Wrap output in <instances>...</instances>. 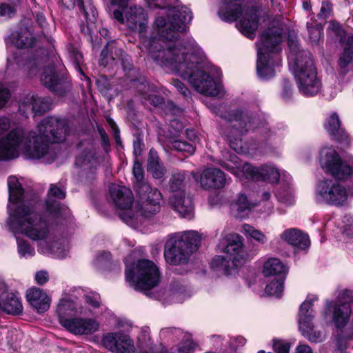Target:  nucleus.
<instances>
[{
  "mask_svg": "<svg viewBox=\"0 0 353 353\" xmlns=\"http://www.w3.org/2000/svg\"><path fill=\"white\" fill-rule=\"evenodd\" d=\"M122 8L123 11H113L114 19L139 33L143 47L154 62L186 79L202 94L214 97L223 94L220 69L208 61L194 39L181 38V33L192 19L188 8L177 3L174 7L161 6L152 9L157 12L149 36L145 10L137 4Z\"/></svg>",
  "mask_w": 353,
  "mask_h": 353,
  "instance_id": "1",
  "label": "nucleus"
},
{
  "mask_svg": "<svg viewBox=\"0 0 353 353\" xmlns=\"http://www.w3.org/2000/svg\"><path fill=\"white\" fill-rule=\"evenodd\" d=\"M10 127V119L0 116V135L7 132ZM68 130L65 121L55 117L43 119L31 130L14 128L0 137V161L13 160L22 154L27 159H42L44 163H51L57 157V153L49 143L64 141Z\"/></svg>",
  "mask_w": 353,
  "mask_h": 353,
  "instance_id": "2",
  "label": "nucleus"
},
{
  "mask_svg": "<svg viewBox=\"0 0 353 353\" xmlns=\"http://www.w3.org/2000/svg\"><path fill=\"white\" fill-rule=\"evenodd\" d=\"M132 172L136 180L134 188L141 203L140 211L132 207L134 198L130 189L113 183L109 186V194L111 202L119 210L121 219L130 227L139 229L150 216L159 212L162 196L157 188H152L144 182L141 163L134 162Z\"/></svg>",
  "mask_w": 353,
  "mask_h": 353,
  "instance_id": "3",
  "label": "nucleus"
},
{
  "mask_svg": "<svg viewBox=\"0 0 353 353\" xmlns=\"http://www.w3.org/2000/svg\"><path fill=\"white\" fill-rule=\"evenodd\" d=\"M12 220V228L17 232H23L28 238L38 242L39 252L60 259L68 256V245L53 240V221L50 219L26 210L15 215Z\"/></svg>",
  "mask_w": 353,
  "mask_h": 353,
  "instance_id": "4",
  "label": "nucleus"
},
{
  "mask_svg": "<svg viewBox=\"0 0 353 353\" xmlns=\"http://www.w3.org/2000/svg\"><path fill=\"white\" fill-rule=\"evenodd\" d=\"M208 106L213 113L230 123L225 134L230 148L237 153L245 152L242 145V136L251 130L261 128L259 138L261 145H271L276 139L274 133L265 126V122L256 114L239 111L231 112L223 105Z\"/></svg>",
  "mask_w": 353,
  "mask_h": 353,
  "instance_id": "5",
  "label": "nucleus"
},
{
  "mask_svg": "<svg viewBox=\"0 0 353 353\" xmlns=\"http://www.w3.org/2000/svg\"><path fill=\"white\" fill-rule=\"evenodd\" d=\"M288 43L289 67L294 73L299 92L305 97L317 94L321 89V81L310 53L300 49L296 36L289 35Z\"/></svg>",
  "mask_w": 353,
  "mask_h": 353,
  "instance_id": "6",
  "label": "nucleus"
},
{
  "mask_svg": "<svg viewBox=\"0 0 353 353\" xmlns=\"http://www.w3.org/2000/svg\"><path fill=\"white\" fill-rule=\"evenodd\" d=\"M219 164L234 175L239 181L250 179L254 181L276 184L281 179L284 182L292 180L291 175L272 163L254 166L250 163L241 164L236 154L229 152L222 154Z\"/></svg>",
  "mask_w": 353,
  "mask_h": 353,
  "instance_id": "7",
  "label": "nucleus"
},
{
  "mask_svg": "<svg viewBox=\"0 0 353 353\" xmlns=\"http://www.w3.org/2000/svg\"><path fill=\"white\" fill-rule=\"evenodd\" d=\"M285 32L283 26H274L264 31L257 43L256 71L259 77L268 80L274 77L281 64L279 52Z\"/></svg>",
  "mask_w": 353,
  "mask_h": 353,
  "instance_id": "8",
  "label": "nucleus"
},
{
  "mask_svg": "<svg viewBox=\"0 0 353 353\" xmlns=\"http://www.w3.org/2000/svg\"><path fill=\"white\" fill-rule=\"evenodd\" d=\"M201 237L198 232L188 230L169 236L165 245V261L172 265L186 264L191 254L196 251Z\"/></svg>",
  "mask_w": 353,
  "mask_h": 353,
  "instance_id": "9",
  "label": "nucleus"
},
{
  "mask_svg": "<svg viewBox=\"0 0 353 353\" xmlns=\"http://www.w3.org/2000/svg\"><path fill=\"white\" fill-rule=\"evenodd\" d=\"M241 0H222L219 17L225 21H234L240 18L237 27L242 34L253 39L259 27V13L255 8H243Z\"/></svg>",
  "mask_w": 353,
  "mask_h": 353,
  "instance_id": "10",
  "label": "nucleus"
},
{
  "mask_svg": "<svg viewBox=\"0 0 353 353\" xmlns=\"http://www.w3.org/2000/svg\"><path fill=\"white\" fill-rule=\"evenodd\" d=\"M125 280L136 290H149L161 281V272L152 261L141 259L131 264L125 263Z\"/></svg>",
  "mask_w": 353,
  "mask_h": 353,
  "instance_id": "11",
  "label": "nucleus"
},
{
  "mask_svg": "<svg viewBox=\"0 0 353 353\" xmlns=\"http://www.w3.org/2000/svg\"><path fill=\"white\" fill-rule=\"evenodd\" d=\"M318 161L324 172L337 180L345 181L353 176V157L343 159L332 147L321 148Z\"/></svg>",
  "mask_w": 353,
  "mask_h": 353,
  "instance_id": "12",
  "label": "nucleus"
},
{
  "mask_svg": "<svg viewBox=\"0 0 353 353\" xmlns=\"http://www.w3.org/2000/svg\"><path fill=\"white\" fill-rule=\"evenodd\" d=\"M336 179L323 177L314 187V200L318 204L332 206L344 205L348 198L347 188Z\"/></svg>",
  "mask_w": 353,
  "mask_h": 353,
  "instance_id": "13",
  "label": "nucleus"
},
{
  "mask_svg": "<svg viewBox=\"0 0 353 353\" xmlns=\"http://www.w3.org/2000/svg\"><path fill=\"white\" fill-rule=\"evenodd\" d=\"M8 186L9 190V203L8 205V218L6 223L12 231L17 232L12 228L13 217L21 211L28 210L32 214H38L37 206L34 201H28L24 194L21 184L14 176L8 178Z\"/></svg>",
  "mask_w": 353,
  "mask_h": 353,
  "instance_id": "14",
  "label": "nucleus"
},
{
  "mask_svg": "<svg viewBox=\"0 0 353 353\" xmlns=\"http://www.w3.org/2000/svg\"><path fill=\"white\" fill-rule=\"evenodd\" d=\"M8 186L9 190V203L8 205V218L6 223L12 231L17 232L12 228L13 217L21 211L28 210L32 214H38L37 206L34 201H28L24 194L21 184L14 176L8 178Z\"/></svg>",
  "mask_w": 353,
  "mask_h": 353,
  "instance_id": "15",
  "label": "nucleus"
},
{
  "mask_svg": "<svg viewBox=\"0 0 353 353\" xmlns=\"http://www.w3.org/2000/svg\"><path fill=\"white\" fill-rule=\"evenodd\" d=\"M185 172L179 171L174 172L170 180V187L172 192L170 198V203L174 210L185 219H191L194 214L192 200L186 196L184 191Z\"/></svg>",
  "mask_w": 353,
  "mask_h": 353,
  "instance_id": "16",
  "label": "nucleus"
},
{
  "mask_svg": "<svg viewBox=\"0 0 353 353\" xmlns=\"http://www.w3.org/2000/svg\"><path fill=\"white\" fill-rule=\"evenodd\" d=\"M317 300L316 295L307 296L300 306L298 318L300 332L304 337L314 343L321 342L325 338L324 332L316 330L312 322L314 316L313 303Z\"/></svg>",
  "mask_w": 353,
  "mask_h": 353,
  "instance_id": "17",
  "label": "nucleus"
},
{
  "mask_svg": "<svg viewBox=\"0 0 353 353\" xmlns=\"http://www.w3.org/2000/svg\"><path fill=\"white\" fill-rule=\"evenodd\" d=\"M288 272V267L279 259H268L263 264V274L265 277L274 276V279L266 285L265 292L269 296L280 297Z\"/></svg>",
  "mask_w": 353,
  "mask_h": 353,
  "instance_id": "18",
  "label": "nucleus"
},
{
  "mask_svg": "<svg viewBox=\"0 0 353 353\" xmlns=\"http://www.w3.org/2000/svg\"><path fill=\"white\" fill-rule=\"evenodd\" d=\"M351 292H344L336 300H327L322 313L325 321H327L330 314H332V321L338 329L343 328L350 320L352 312L351 300L345 297H350Z\"/></svg>",
  "mask_w": 353,
  "mask_h": 353,
  "instance_id": "19",
  "label": "nucleus"
},
{
  "mask_svg": "<svg viewBox=\"0 0 353 353\" xmlns=\"http://www.w3.org/2000/svg\"><path fill=\"white\" fill-rule=\"evenodd\" d=\"M65 196V191L63 185H51L48 194V199L46 201V211L43 214H39L50 219L53 221L55 217H63L69 214V210L67 207L61 205L59 201L54 199H63Z\"/></svg>",
  "mask_w": 353,
  "mask_h": 353,
  "instance_id": "20",
  "label": "nucleus"
},
{
  "mask_svg": "<svg viewBox=\"0 0 353 353\" xmlns=\"http://www.w3.org/2000/svg\"><path fill=\"white\" fill-rule=\"evenodd\" d=\"M219 247L223 252L234 261V263H237L240 265L247 260L248 256L243 249L242 237L238 234H226L221 238Z\"/></svg>",
  "mask_w": 353,
  "mask_h": 353,
  "instance_id": "21",
  "label": "nucleus"
},
{
  "mask_svg": "<svg viewBox=\"0 0 353 353\" xmlns=\"http://www.w3.org/2000/svg\"><path fill=\"white\" fill-rule=\"evenodd\" d=\"M139 85L138 90L141 94V100L143 103L154 105V107L161 106L165 109L166 114H182L183 110L176 107L172 102L168 101L166 103L163 102V99L154 94V88L150 86L143 79L139 81Z\"/></svg>",
  "mask_w": 353,
  "mask_h": 353,
  "instance_id": "22",
  "label": "nucleus"
},
{
  "mask_svg": "<svg viewBox=\"0 0 353 353\" xmlns=\"http://www.w3.org/2000/svg\"><path fill=\"white\" fill-rule=\"evenodd\" d=\"M102 343L107 350L114 353H134L136 350L133 339L121 331L104 334Z\"/></svg>",
  "mask_w": 353,
  "mask_h": 353,
  "instance_id": "23",
  "label": "nucleus"
},
{
  "mask_svg": "<svg viewBox=\"0 0 353 353\" xmlns=\"http://www.w3.org/2000/svg\"><path fill=\"white\" fill-rule=\"evenodd\" d=\"M40 79L44 86L59 96H64L72 87L70 81L63 76L61 77L53 65L45 67Z\"/></svg>",
  "mask_w": 353,
  "mask_h": 353,
  "instance_id": "24",
  "label": "nucleus"
},
{
  "mask_svg": "<svg viewBox=\"0 0 353 353\" xmlns=\"http://www.w3.org/2000/svg\"><path fill=\"white\" fill-rule=\"evenodd\" d=\"M116 61H121L128 78L130 79V81H135L130 74V72L132 70V64L130 58L121 49L116 46L114 41H111L108 43L105 48L101 53L100 64L106 66L109 63Z\"/></svg>",
  "mask_w": 353,
  "mask_h": 353,
  "instance_id": "25",
  "label": "nucleus"
},
{
  "mask_svg": "<svg viewBox=\"0 0 353 353\" xmlns=\"http://www.w3.org/2000/svg\"><path fill=\"white\" fill-rule=\"evenodd\" d=\"M79 298L74 297L71 294V290L69 294H64L59 300L57 306L56 313L59 318L60 324L63 327L65 321H70L71 316L74 314L86 315L85 310L78 304Z\"/></svg>",
  "mask_w": 353,
  "mask_h": 353,
  "instance_id": "26",
  "label": "nucleus"
},
{
  "mask_svg": "<svg viewBox=\"0 0 353 353\" xmlns=\"http://www.w3.org/2000/svg\"><path fill=\"white\" fill-rule=\"evenodd\" d=\"M99 322L96 317H72L65 321L63 327L74 335H91L99 329Z\"/></svg>",
  "mask_w": 353,
  "mask_h": 353,
  "instance_id": "27",
  "label": "nucleus"
},
{
  "mask_svg": "<svg viewBox=\"0 0 353 353\" xmlns=\"http://www.w3.org/2000/svg\"><path fill=\"white\" fill-rule=\"evenodd\" d=\"M63 5L67 8H74L77 6L80 10V17L83 18L86 25H81V30L83 32L90 33L94 32L95 27L94 23L96 21V9L91 2H88L84 5L83 0H61Z\"/></svg>",
  "mask_w": 353,
  "mask_h": 353,
  "instance_id": "28",
  "label": "nucleus"
},
{
  "mask_svg": "<svg viewBox=\"0 0 353 353\" xmlns=\"http://www.w3.org/2000/svg\"><path fill=\"white\" fill-rule=\"evenodd\" d=\"M50 105V99L40 97L34 94H28L21 101L19 111L25 116L29 112H32L34 115H37L49 110Z\"/></svg>",
  "mask_w": 353,
  "mask_h": 353,
  "instance_id": "29",
  "label": "nucleus"
},
{
  "mask_svg": "<svg viewBox=\"0 0 353 353\" xmlns=\"http://www.w3.org/2000/svg\"><path fill=\"white\" fill-rule=\"evenodd\" d=\"M6 43H10L18 48H32L35 39L33 37L30 27L24 23H21L6 39Z\"/></svg>",
  "mask_w": 353,
  "mask_h": 353,
  "instance_id": "30",
  "label": "nucleus"
},
{
  "mask_svg": "<svg viewBox=\"0 0 353 353\" xmlns=\"http://www.w3.org/2000/svg\"><path fill=\"white\" fill-rule=\"evenodd\" d=\"M324 128L329 134L337 141L349 144L351 141L350 135L342 128L339 117L336 112H331L325 118Z\"/></svg>",
  "mask_w": 353,
  "mask_h": 353,
  "instance_id": "31",
  "label": "nucleus"
},
{
  "mask_svg": "<svg viewBox=\"0 0 353 353\" xmlns=\"http://www.w3.org/2000/svg\"><path fill=\"white\" fill-rule=\"evenodd\" d=\"M200 183L203 189L221 188L228 183L225 173L218 168H209L201 175Z\"/></svg>",
  "mask_w": 353,
  "mask_h": 353,
  "instance_id": "32",
  "label": "nucleus"
},
{
  "mask_svg": "<svg viewBox=\"0 0 353 353\" xmlns=\"http://www.w3.org/2000/svg\"><path fill=\"white\" fill-rule=\"evenodd\" d=\"M45 59V56H39L38 57H34L30 59L23 62V58L18 53L14 52L12 55H8L7 57V68H14L16 65L18 68L23 67L26 70L28 75L30 77L36 76L39 70V65L43 60Z\"/></svg>",
  "mask_w": 353,
  "mask_h": 353,
  "instance_id": "33",
  "label": "nucleus"
},
{
  "mask_svg": "<svg viewBox=\"0 0 353 353\" xmlns=\"http://www.w3.org/2000/svg\"><path fill=\"white\" fill-rule=\"evenodd\" d=\"M71 294L79 299L85 298V303L89 307L88 310L85 309L88 313L86 315L97 317L102 314L103 308L101 305L99 294L93 292L85 294L82 288L76 287L71 289Z\"/></svg>",
  "mask_w": 353,
  "mask_h": 353,
  "instance_id": "34",
  "label": "nucleus"
},
{
  "mask_svg": "<svg viewBox=\"0 0 353 353\" xmlns=\"http://www.w3.org/2000/svg\"><path fill=\"white\" fill-rule=\"evenodd\" d=\"M280 239L283 242L301 250L307 249L310 245L308 235L296 228L284 230L281 233Z\"/></svg>",
  "mask_w": 353,
  "mask_h": 353,
  "instance_id": "35",
  "label": "nucleus"
},
{
  "mask_svg": "<svg viewBox=\"0 0 353 353\" xmlns=\"http://www.w3.org/2000/svg\"><path fill=\"white\" fill-rule=\"evenodd\" d=\"M26 298L38 312H44L50 307V298L46 292L39 288L33 287L27 290Z\"/></svg>",
  "mask_w": 353,
  "mask_h": 353,
  "instance_id": "36",
  "label": "nucleus"
},
{
  "mask_svg": "<svg viewBox=\"0 0 353 353\" xmlns=\"http://www.w3.org/2000/svg\"><path fill=\"white\" fill-rule=\"evenodd\" d=\"M0 311L12 315H18L23 312L21 299L17 292H9L0 296Z\"/></svg>",
  "mask_w": 353,
  "mask_h": 353,
  "instance_id": "37",
  "label": "nucleus"
},
{
  "mask_svg": "<svg viewBox=\"0 0 353 353\" xmlns=\"http://www.w3.org/2000/svg\"><path fill=\"white\" fill-rule=\"evenodd\" d=\"M256 204L247 197L245 194L240 193L236 200L231 204V212L237 218H245Z\"/></svg>",
  "mask_w": 353,
  "mask_h": 353,
  "instance_id": "38",
  "label": "nucleus"
},
{
  "mask_svg": "<svg viewBox=\"0 0 353 353\" xmlns=\"http://www.w3.org/2000/svg\"><path fill=\"white\" fill-rule=\"evenodd\" d=\"M179 343L173 345L170 352L164 347H161L160 353H194L198 347V344L190 333H187L182 338L179 339Z\"/></svg>",
  "mask_w": 353,
  "mask_h": 353,
  "instance_id": "39",
  "label": "nucleus"
},
{
  "mask_svg": "<svg viewBox=\"0 0 353 353\" xmlns=\"http://www.w3.org/2000/svg\"><path fill=\"white\" fill-rule=\"evenodd\" d=\"M75 163L81 168L87 170L95 168L98 165V159L92 145H89L76 159Z\"/></svg>",
  "mask_w": 353,
  "mask_h": 353,
  "instance_id": "40",
  "label": "nucleus"
},
{
  "mask_svg": "<svg viewBox=\"0 0 353 353\" xmlns=\"http://www.w3.org/2000/svg\"><path fill=\"white\" fill-rule=\"evenodd\" d=\"M210 265L213 270L223 272L226 275L230 274L232 270L241 266L237 263H234V261L227 255L214 256Z\"/></svg>",
  "mask_w": 353,
  "mask_h": 353,
  "instance_id": "41",
  "label": "nucleus"
},
{
  "mask_svg": "<svg viewBox=\"0 0 353 353\" xmlns=\"http://www.w3.org/2000/svg\"><path fill=\"white\" fill-rule=\"evenodd\" d=\"M138 347L141 353H160L159 347L153 344L150 337V330L148 327H143L138 336Z\"/></svg>",
  "mask_w": 353,
  "mask_h": 353,
  "instance_id": "42",
  "label": "nucleus"
},
{
  "mask_svg": "<svg viewBox=\"0 0 353 353\" xmlns=\"http://www.w3.org/2000/svg\"><path fill=\"white\" fill-rule=\"evenodd\" d=\"M353 60V35L347 37L344 51L339 61L341 72L345 74L349 70V65Z\"/></svg>",
  "mask_w": 353,
  "mask_h": 353,
  "instance_id": "43",
  "label": "nucleus"
},
{
  "mask_svg": "<svg viewBox=\"0 0 353 353\" xmlns=\"http://www.w3.org/2000/svg\"><path fill=\"white\" fill-rule=\"evenodd\" d=\"M8 228L14 234L15 236L17 244V252L19 256L21 258L26 259H28L33 256L35 254L34 248L31 245L28 240L21 238L19 235L23 234L26 237L28 236L23 232H15L12 231L9 227Z\"/></svg>",
  "mask_w": 353,
  "mask_h": 353,
  "instance_id": "44",
  "label": "nucleus"
},
{
  "mask_svg": "<svg viewBox=\"0 0 353 353\" xmlns=\"http://www.w3.org/2000/svg\"><path fill=\"white\" fill-rule=\"evenodd\" d=\"M241 232L248 239L254 241L261 245H264L268 242V236L265 234L249 224H243L242 225Z\"/></svg>",
  "mask_w": 353,
  "mask_h": 353,
  "instance_id": "45",
  "label": "nucleus"
},
{
  "mask_svg": "<svg viewBox=\"0 0 353 353\" xmlns=\"http://www.w3.org/2000/svg\"><path fill=\"white\" fill-rule=\"evenodd\" d=\"M291 181L285 182L287 185L281 188L276 194L278 201L286 205H293L295 202L294 190L290 184Z\"/></svg>",
  "mask_w": 353,
  "mask_h": 353,
  "instance_id": "46",
  "label": "nucleus"
},
{
  "mask_svg": "<svg viewBox=\"0 0 353 353\" xmlns=\"http://www.w3.org/2000/svg\"><path fill=\"white\" fill-rule=\"evenodd\" d=\"M167 145L172 150L186 152L188 154H192L194 152V147L192 143L187 141H182L174 138L169 139Z\"/></svg>",
  "mask_w": 353,
  "mask_h": 353,
  "instance_id": "47",
  "label": "nucleus"
},
{
  "mask_svg": "<svg viewBox=\"0 0 353 353\" xmlns=\"http://www.w3.org/2000/svg\"><path fill=\"white\" fill-rule=\"evenodd\" d=\"M13 1L14 2L12 3H0V20H8L15 15L17 10V3L19 2L20 0Z\"/></svg>",
  "mask_w": 353,
  "mask_h": 353,
  "instance_id": "48",
  "label": "nucleus"
},
{
  "mask_svg": "<svg viewBox=\"0 0 353 353\" xmlns=\"http://www.w3.org/2000/svg\"><path fill=\"white\" fill-rule=\"evenodd\" d=\"M187 333L179 328L165 327L161 330L160 336L163 339L179 340Z\"/></svg>",
  "mask_w": 353,
  "mask_h": 353,
  "instance_id": "49",
  "label": "nucleus"
},
{
  "mask_svg": "<svg viewBox=\"0 0 353 353\" xmlns=\"http://www.w3.org/2000/svg\"><path fill=\"white\" fill-rule=\"evenodd\" d=\"M171 292L173 296L172 299L176 302H183L190 296L187 288L179 283L173 285L171 289Z\"/></svg>",
  "mask_w": 353,
  "mask_h": 353,
  "instance_id": "50",
  "label": "nucleus"
},
{
  "mask_svg": "<svg viewBox=\"0 0 353 353\" xmlns=\"http://www.w3.org/2000/svg\"><path fill=\"white\" fill-rule=\"evenodd\" d=\"M271 194L268 191L264 192L261 195V200L259 205L261 206L259 210L265 214H271L274 210L273 203L270 201Z\"/></svg>",
  "mask_w": 353,
  "mask_h": 353,
  "instance_id": "51",
  "label": "nucleus"
},
{
  "mask_svg": "<svg viewBox=\"0 0 353 353\" xmlns=\"http://www.w3.org/2000/svg\"><path fill=\"white\" fill-rule=\"evenodd\" d=\"M68 52L69 57L73 63L75 69L79 72L80 74H83L82 69L81 68V64L83 63V56L81 53L77 48L72 46L69 47Z\"/></svg>",
  "mask_w": 353,
  "mask_h": 353,
  "instance_id": "52",
  "label": "nucleus"
},
{
  "mask_svg": "<svg viewBox=\"0 0 353 353\" xmlns=\"http://www.w3.org/2000/svg\"><path fill=\"white\" fill-rule=\"evenodd\" d=\"M307 28L310 35V39L312 43H317L323 34V26L318 23L315 26H312L307 23Z\"/></svg>",
  "mask_w": 353,
  "mask_h": 353,
  "instance_id": "53",
  "label": "nucleus"
},
{
  "mask_svg": "<svg viewBox=\"0 0 353 353\" xmlns=\"http://www.w3.org/2000/svg\"><path fill=\"white\" fill-rule=\"evenodd\" d=\"M343 236L345 238L350 239V243L353 239V216L351 215H345L343 219Z\"/></svg>",
  "mask_w": 353,
  "mask_h": 353,
  "instance_id": "54",
  "label": "nucleus"
},
{
  "mask_svg": "<svg viewBox=\"0 0 353 353\" xmlns=\"http://www.w3.org/2000/svg\"><path fill=\"white\" fill-rule=\"evenodd\" d=\"M10 97V90L4 83L0 81V110L7 105Z\"/></svg>",
  "mask_w": 353,
  "mask_h": 353,
  "instance_id": "55",
  "label": "nucleus"
},
{
  "mask_svg": "<svg viewBox=\"0 0 353 353\" xmlns=\"http://www.w3.org/2000/svg\"><path fill=\"white\" fill-rule=\"evenodd\" d=\"M341 90V83L339 81H335L334 83L331 84L326 88L325 94L329 99H332L336 97Z\"/></svg>",
  "mask_w": 353,
  "mask_h": 353,
  "instance_id": "56",
  "label": "nucleus"
},
{
  "mask_svg": "<svg viewBox=\"0 0 353 353\" xmlns=\"http://www.w3.org/2000/svg\"><path fill=\"white\" fill-rule=\"evenodd\" d=\"M97 11L96 10V21H94V32H90V33H87V32H83L81 30V32L85 34V35H87L88 36V39H90L91 41H93V37H92V35L94 34L96 32H99V34H101V36L103 38H106L108 37V34H109V31L108 29L106 28H101L98 30V28H97Z\"/></svg>",
  "mask_w": 353,
  "mask_h": 353,
  "instance_id": "57",
  "label": "nucleus"
},
{
  "mask_svg": "<svg viewBox=\"0 0 353 353\" xmlns=\"http://www.w3.org/2000/svg\"><path fill=\"white\" fill-rule=\"evenodd\" d=\"M292 96V88L291 83L288 80H284L282 85L281 97L285 100H289Z\"/></svg>",
  "mask_w": 353,
  "mask_h": 353,
  "instance_id": "58",
  "label": "nucleus"
},
{
  "mask_svg": "<svg viewBox=\"0 0 353 353\" xmlns=\"http://www.w3.org/2000/svg\"><path fill=\"white\" fill-rule=\"evenodd\" d=\"M159 164L161 163L157 152L154 150L151 149L148 159V169H152L153 167L159 166Z\"/></svg>",
  "mask_w": 353,
  "mask_h": 353,
  "instance_id": "59",
  "label": "nucleus"
},
{
  "mask_svg": "<svg viewBox=\"0 0 353 353\" xmlns=\"http://www.w3.org/2000/svg\"><path fill=\"white\" fill-rule=\"evenodd\" d=\"M245 343V339L241 336L230 339L229 341H226V343H229L232 350H236L238 347L243 346Z\"/></svg>",
  "mask_w": 353,
  "mask_h": 353,
  "instance_id": "60",
  "label": "nucleus"
},
{
  "mask_svg": "<svg viewBox=\"0 0 353 353\" xmlns=\"http://www.w3.org/2000/svg\"><path fill=\"white\" fill-rule=\"evenodd\" d=\"M36 283L42 285L47 283L49 280V275L48 272L45 270H40L36 272L34 276Z\"/></svg>",
  "mask_w": 353,
  "mask_h": 353,
  "instance_id": "61",
  "label": "nucleus"
},
{
  "mask_svg": "<svg viewBox=\"0 0 353 353\" xmlns=\"http://www.w3.org/2000/svg\"><path fill=\"white\" fill-rule=\"evenodd\" d=\"M172 84L184 97H188L190 94V92L188 90V88L181 81L178 79H172Z\"/></svg>",
  "mask_w": 353,
  "mask_h": 353,
  "instance_id": "62",
  "label": "nucleus"
},
{
  "mask_svg": "<svg viewBox=\"0 0 353 353\" xmlns=\"http://www.w3.org/2000/svg\"><path fill=\"white\" fill-rule=\"evenodd\" d=\"M148 170L155 179H161L165 174V168L161 164H159V166L153 167L152 169H148Z\"/></svg>",
  "mask_w": 353,
  "mask_h": 353,
  "instance_id": "63",
  "label": "nucleus"
},
{
  "mask_svg": "<svg viewBox=\"0 0 353 353\" xmlns=\"http://www.w3.org/2000/svg\"><path fill=\"white\" fill-rule=\"evenodd\" d=\"M111 259V254L109 252L103 251L99 252L96 256V263L97 264L108 261Z\"/></svg>",
  "mask_w": 353,
  "mask_h": 353,
  "instance_id": "64",
  "label": "nucleus"
}]
</instances>
